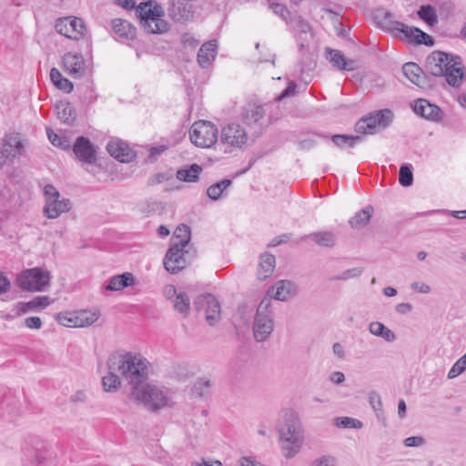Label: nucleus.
<instances>
[{"instance_id":"nucleus-1","label":"nucleus","mask_w":466,"mask_h":466,"mask_svg":"<svg viewBox=\"0 0 466 466\" xmlns=\"http://www.w3.org/2000/svg\"><path fill=\"white\" fill-rule=\"evenodd\" d=\"M108 369L117 370L126 381L131 386V390L140 387L148 379L149 362L139 354L127 352L124 355L113 356L108 360Z\"/></svg>"},{"instance_id":"nucleus-2","label":"nucleus","mask_w":466,"mask_h":466,"mask_svg":"<svg viewBox=\"0 0 466 466\" xmlns=\"http://www.w3.org/2000/svg\"><path fill=\"white\" fill-rule=\"evenodd\" d=\"M278 433L283 455L287 459L293 458L304 442L302 424L296 411L288 410L283 413L278 425Z\"/></svg>"},{"instance_id":"nucleus-3","label":"nucleus","mask_w":466,"mask_h":466,"mask_svg":"<svg viewBox=\"0 0 466 466\" xmlns=\"http://www.w3.org/2000/svg\"><path fill=\"white\" fill-rule=\"evenodd\" d=\"M137 14L140 18L141 26L148 34H163L169 28L168 23L163 18V9L159 5L152 6L149 2L141 3L137 7Z\"/></svg>"},{"instance_id":"nucleus-4","label":"nucleus","mask_w":466,"mask_h":466,"mask_svg":"<svg viewBox=\"0 0 466 466\" xmlns=\"http://www.w3.org/2000/svg\"><path fill=\"white\" fill-rule=\"evenodd\" d=\"M131 397L152 411L164 408L168 402V396L161 388L147 381L131 390Z\"/></svg>"},{"instance_id":"nucleus-5","label":"nucleus","mask_w":466,"mask_h":466,"mask_svg":"<svg viewBox=\"0 0 466 466\" xmlns=\"http://www.w3.org/2000/svg\"><path fill=\"white\" fill-rule=\"evenodd\" d=\"M267 105H248L241 114V120L253 136H259L272 124L273 120L268 115Z\"/></svg>"},{"instance_id":"nucleus-6","label":"nucleus","mask_w":466,"mask_h":466,"mask_svg":"<svg viewBox=\"0 0 466 466\" xmlns=\"http://www.w3.org/2000/svg\"><path fill=\"white\" fill-rule=\"evenodd\" d=\"M270 307V298H264L258 306L253 321V335L258 342L267 340L273 331L274 322Z\"/></svg>"},{"instance_id":"nucleus-7","label":"nucleus","mask_w":466,"mask_h":466,"mask_svg":"<svg viewBox=\"0 0 466 466\" xmlns=\"http://www.w3.org/2000/svg\"><path fill=\"white\" fill-rule=\"evenodd\" d=\"M392 119L393 113L390 109L375 111L360 118L355 125V131L372 135L388 127Z\"/></svg>"},{"instance_id":"nucleus-8","label":"nucleus","mask_w":466,"mask_h":466,"mask_svg":"<svg viewBox=\"0 0 466 466\" xmlns=\"http://www.w3.org/2000/svg\"><path fill=\"white\" fill-rule=\"evenodd\" d=\"M44 195L46 203L43 213L47 218L55 219L72 208L70 199L60 198L59 191L51 184L45 186Z\"/></svg>"},{"instance_id":"nucleus-9","label":"nucleus","mask_w":466,"mask_h":466,"mask_svg":"<svg viewBox=\"0 0 466 466\" xmlns=\"http://www.w3.org/2000/svg\"><path fill=\"white\" fill-rule=\"evenodd\" d=\"M189 137L197 147L208 148L218 141V128L209 121H197L190 127Z\"/></svg>"},{"instance_id":"nucleus-10","label":"nucleus","mask_w":466,"mask_h":466,"mask_svg":"<svg viewBox=\"0 0 466 466\" xmlns=\"http://www.w3.org/2000/svg\"><path fill=\"white\" fill-rule=\"evenodd\" d=\"M50 274L40 268L23 271L17 277V284L24 290L41 291L49 285Z\"/></svg>"},{"instance_id":"nucleus-11","label":"nucleus","mask_w":466,"mask_h":466,"mask_svg":"<svg viewBox=\"0 0 466 466\" xmlns=\"http://www.w3.org/2000/svg\"><path fill=\"white\" fill-rule=\"evenodd\" d=\"M193 306L197 311H205L206 320L209 325H214L220 319V304L209 293L198 296L193 302Z\"/></svg>"},{"instance_id":"nucleus-12","label":"nucleus","mask_w":466,"mask_h":466,"mask_svg":"<svg viewBox=\"0 0 466 466\" xmlns=\"http://www.w3.org/2000/svg\"><path fill=\"white\" fill-rule=\"evenodd\" d=\"M220 141L231 148H240L248 141V134L239 124H228L221 130Z\"/></svg>"},{"instance_id":"nucleus-13","label":"nucleus","mask_w":466,"mask_h":466,"mask_svg":"<svg viewBox=\"0 0 466 466\" xmlns=\"http://www.w3.org/2000/svg\"><path fill=\"white\" fill-rule=\"evenodd\" d=\"M186 248H180L177 244H170L164 258V267L171 274H177L187 265L185 255Z\"/></svg>"},{"instance_id":"nucleus-14","label":"nucleus","mask_w":466,"mask_h":466,"mask_svg":"<svg viewBox=\"0 0 466 466\" xmlns=\"http://www.w3.org/2000/svg\"><path fill=\"white\" fill-rule=\"evenodd\" d=\"M56 30L69 39L77 40L85 35L86 27L80 18L65 17L56 22Z\"/></svg>"},{"instance_id":"nucleus-15","label":"nucleus","mask_w":466,"mask_h":466,"mask_svg":"<svg viewBox=\"0 0 466 466\" xmlns=\"http://www.w3.org/2000/svg\"><path fill=\"white\" fill-rule=\"evenodd\" d=\"M456 57L457 56L441 51H434L426 59V68L433 76H442Z\"/></svg>"},{"instance_id":"nucleus-16","label":"nucleus","mask_w":466,"mask_h":466,"mask_svg":"<svg viewBox=\"0 0 466 466\" xmlns=\"http://www.w3.org/2000/svg\"><path fill=\"white\" fill-rule=\"evenodd\" d=\"M25 456L31 466H55L52 451L41 442H37L35 446L27 447Z\"/></svg>"},{"instance_id":"nucleus-17","label":"nucleus","mask_w":466,"mask_h":466,"mask_svg":"<svg viewBox=\"0 0 466 466\" xmlns=\"http://www.w3.org/2000/svg\"><path fill=\"white\" fill-rule=\"evenodd\" d=\"M73 151L76 158L87 164H93L96 160V151L90 140L85 137H78L73 146Z\"/></svg>"},{"instance_id":"nucleus-18","label":"nucleus","mask_w":466,"mask_h":466,"mask_svg":"<svg viewBox=\"0 0 466 466\" xmlns=\"http://www.w3.org/2000/svg\"><path fill=\"white\" fill-rule=\"evenodd\" d=\"M168 15L177 23H187L194 16L193 6L188 0H174L168 8Z\"/></svg>"},{"instance_id":"nucleus-19","label":"nucleus","mask_w":466,"mask_h":466,"mask_svg":"<svg viewBox=\"0 0 466 466\" xmlns=\"http://www.w3.org/2000/svg\"><path fill=\"white\" fill-rule=\"evenodd\" d=\"M25 145L19 134L6 135L3 141V148L0 150V158H15L24 152Z\"/></svg>"},{"instance_id":"nucleus-20","label":"nucleus","mask_w":466,"mask_h":466,"mask_svg":"<svg viewBox=\"0 0 466 466\" xmlns=\"http://www.w3.org/2000/svg\"><path fill=\"white\" fill-rule=\"evenodd\" d=\"M106 150L116 160L128 163L135 157V152L130 147L120 139L111 140L106 146Z\"/></svg>"},{"instance_id":"nucleus-21","label":"nucleus","mask_w":466,"mask_h":466,"mask_svg":"<svg viewBox=\"0 0 466 466\" xmlns=\"http://www.w3.org/2000/svg\"><path fill=\"white\" fill-rule=\"evenodd\" d=\"M65 70L74 78H79L86 73L85 60L81 55L67 53L64 56Z\"/></svg>"},{"instance_id":"nucleus-22","label":"nucleus","mask_w":466,"mask_h":466,"mask_svg":"<svg viewBox=\"0 0 466 466\" xmlns=\"http://www.w3.org/2000/svg\"><path fill=\"white\" fill-rule=\"evenodd\" d=\"M404 76L417 86L427 89L431 87L430 81L422 69L415 63H406L402 66Z\"/></svg>"},{"instance_id":"nucleus-23","label":"nucleus","mask_w":466,"mask_h":466,"mask_svg":"<svg viewBox=\"0 0 466 466\" xmlns=\"http://www.w3.org/2000/svg\"><path fill=\"white\" fill-rule=\"evenodd\" d=\"M412 108L417 115L426 119L439 120L441 117V108L426 99L419 98L415 100Z\"/></svg>"},{"instance_id":"nucleus-24","label":"nucleus","mask_w":466,"mask_h":466,"mask_svg":"<svg viewBox=\"0 0 466 466\" xmlns=\"http://www.w3.org/2000/svg\"><path fill=\"white\" fill-rule=\"evenodd\" d=\"M297 292L298 288L295 283L289 280H279L268 290V295L277 300L285 301L289 297L296 295Z\"/></svg>"},{"instance_id":"nucleus-25","label":"nucleus","mask_w":466,"mask_h":466,"mask_svg":"<svg viewBox=\"0 0 466 466\" xmlns=\"http://www.w3.org/2000/svg\"><path fill=\"white\" fill-rule=\"evenodd\" d=\"M111 27L116 36L122 41L133 40L136 37L137 29L127 20L115 18L111 21Z\"/></svg>"},{"instance_id":"nucleus-26","label":"nucleus","mask_w":466,"mask_h":466,"mask_svg":"<svg viewBox=\"0 0 466 466\" xmlns=\"http://www.w3.org/2000/svg\"><path fill=\"white\" fill-rule=\"evenodd\" d=\"M326 58L339 70L353 71L357 67L354 60L346 59L340 51L330 47L326 48Z\"/></svg>"},{"instance_id":"nucleus-27","label":"nucleus","mask_w":466,"mask_h":466,"mask_svg":"<svg viewBox=\"0 0 466 466\" xmlns=\"http://www.w3.org/2000/svg\"><path fill=\"white\" fill-rule=\"evenodd\" d=\"M218 45L216 40L208 41L201 46L198 53V63L202 68L212 65L217 56Z\"/></svg>"},{"instance_id":"nucleus-28","label":"nucleus","mask_w":466,"mask_h":466,"mask_svg":"<svg viewBox=\"0 0 466 466\" xmlns=\"http://www.w3.org/2000/svg\"><path fill=\"white\" fill-rule=\"evenodd\" d=\"M442 76H445L447 83L451 86H459L461 84L464 73L459 56L449 66Z\"/></svg>"},{"instance_id":"nucleus-29","label":"nucleus","mask_w":466,"mask_h":466,"mask_svg":"<svg viewBox=\"0 0 466 466\" xmlns=\"http://www.w3.org/2000/svg\"><path fill=\"white\" fill-rule=\"evenodd\" d=\"M311 239L318 246L333 248L337 242L336 234L329 230L316 231L303 237V239Z\"/></svg>"},{"instance_id":"nucleus-30","label":"nucleus","mask_w":466,"mask_h":466,"mask_svg":"<svg viewBox=\"0 0 466 466\" xmlns=\"http://www.w3.org/2000/svg\"><path fill=\"white\" fill-rule=\"evenodd\" d=\"M135 284V278L132 273L126 272L113 276L106 286V290L119 291Z\"/></svg>"},{"instance_id":"nucleus-31","label":"nucleus","mask_w":466,"mask_h":466,"mask_svg":"<svg viewBox=\"0 0 466 466\" xmlns=\"http://www.w3.org/2000/svg\"><path fill=\"white\" fill-rule=\"evenodd\" d=\"M276 266V258L273 255L265 253L260 257V262L258 268V278L260 280H265L270 277Z\"/></svg>"},{"instance_id":"nucleus-32","label":"nucleus","mask_w":466,"mask_h":466,"mask_svg":"<svg viewBox=\"0 0 466 466\" xmlns=\"http://www.w3.org/2000/svg\"><path fill=\"white\" fill-rule=\"evenodd\" d=\"M50 304V298L47 296H38L27 302H19L16 305L17 312L25 314L35 309L36 308L45 309Z\"/></svg>"},{"instance_id":"nucleus-33","label":"nucleus","mask_w":466,"mask_h":466,"mask_svg":"<svg viewBox=\"0 0 466 466\" xmlns=\"http://www.w3.org/2000/svg\"><path fill=\"white\" fill-rule=\"evenodd\" d=\"M57 116L65 124L73 125L76 118V113L68 102H59L56 104Z\"/></svg>"},{"instance_id":"nucleus-34","label":"nucleus","mask_w":466,"mask_h":466,"mask_svg":"<svg viewBox=\"0 0 466 466\" xmlns=\"http://www.w3.org/2000/svg\"><path fill=\"white\" fill-rule=\"evenodd\" d=\"M191 238L190 228L185 224L179 225L170 240V244H177L180 248H187Z\"/></svg>"},{"instance_id":"nucleus-35","label":"nucleus","mask_w":466,"mask_h":466,"mask_svg":"<svg viewBox=\"0 0 466 466\" xmlns=\"http://www.w3.org/2000/svg\"><path fill=\"white\" fill-rule=\"evenodd\" d=\"M373 207L372 206H366L363 209L357 212L350 220L349 223L353 228H361L365 227L372 214H373Z\"/></svg>"},{"instance_id":"nucleus-36","label":"nucleus","mask_w":466,"mask_h":466,"mask_svg":"<svg viewBox=\"0 0 466 466\" xmlns=\"http://www.w3.org/2000/svg\"><path fill=\"white\" fill-rule=\"evenodd\" d=\"M76 315H73L75 318V324L76 328H84L94 324L99 318V314L96 311L80 310L76 311Z\"/></svg>"},{"instance_id":"nucleus-37","label":"nucleus","mask_w":466,"mask_h":466,"mask_svg":"<svg viewBox=\"0 0 466 466\" xmlns=\"http://www.w3.org/2000/svg\"><path fill=\"white\" fill-rule=\"evenodd\" d=\"M202 168L198 164H192L187 169H179L177 171V178L185 182H196L198 179Z\"/></svg>"},{"instance_id":"nucleus-38","label":"nucleus","mask_w":466,"mask_h":466,"mask_svg":"<svg viewBox=\"0 0 466 466\" xmlns=\"http://www.w3.org/2000/svg\"><path fill=\"white\" fill-rule=\"evenodd\" d=\"M417 15L430 26H434L438 24V15L436 9L431 5H421L418 10Z\"/></svg>"},{"instance_id":"nucleus-39","label":"nucleus","mask_w":466,"mask_h":466,"mask_svg":"<svg viewBox=\"0 0 466 466\" xmlns=\"http://www.w3.org/2000/svg\"><path fill=\"white\" fill-rule=\"evenodd\" d=\"M173 307L183 317L188 315L190 309V299L185 292H178L173 301Z\"/></svg>"},{"instance_id":"nucleus-40","label":"nucleus","mask_w":466,"mask_h":466,"mask_svg":"<svg viewBox=\"0 0 466 466\" xmlns=\"http://www.w3.org/2000/svg\"><path fill=\"white\" fill-rule=\"evenodd\" d=\"M362 137L351 135H333L331 141L339 148L353 147L356 143L360 142Z\"/></svg>"},{"instance_id":"nucleus-41","label":"nucleus","mask_w":466,"mask_h":466,"mask_svg":"<svg viewBox=\"0 0 466 466\" xmlns=\"http://www.w3.org/2000/svg\"><path fill=\"white\" fill-rule=\"evenodd\" d=\"M108 370V373L103 377L102 380L103 388L106 391H115L120 387L121 380L119 377L115 373V371H117V370Z\"/></svg>"},{"instance_id":"nucleus-42","label":"nucleus","mask_w":466,"mask_h":466,"mask_svg":"<svg viewBox=\"0 0 466 466\" xmlns=\"http://www.w3.org/2000/svg\"><path fill=\"white\" fill-rule=\"evenodd\" d=\"M230 179H223L218 183H215L208 187L207 194L209 198L218 200L222 195L223 191L231 185Z\"/></svg>"},{"instance_id":"nucleus-43","label":"nucleus","mask_w":466,"mask_h":466,"mask_svg":"<svg viewBox=\"0 0 466 466\" xmlns=\"http://www.w3.org/2000/svg\"><path fill=\"white\" fill-rule=\"evenodd\" d=\"M369 402L376 413L377 418L385 421V416L382 410V401L380 394L377 391H370L369 395Z\"/></svg>"},{"instance_id":"nucleus-44","label":"nucleus","mask_w":466,"mask_h":466,"mask_svg":"<svg viewBox=\"0 0 466 466\" xmlns=\"http://www.w3.org/2000/svg\"><path fill=\"white\" fill-rule=\"evenodd\" d=\"M46 135H47L49 141L52 143V145L58 147L65 150L70 148V142H69L68 138L66 137L58 136L50 127L46 128Z\"/></svg>"},{"instance_id":"nucleus-45","label":"nucleus","mask_w":466,"mask_h":466,"mask_svg":"<svg viewBox=\"0 0 466 466\" xmlns=\"http://www.w3.org/2000/svg\"><path fill=\"white\" fill-rule=\"evenodd\" d=\"M412 167L411 165H402L400 168L399 173V182L403 187H410L413 183V174H412Z\"/></svg>"},{"instance_id":"nucleus-46","label":"nucleus","mask_w":466,"mask_h":466,"mask_svg":"<svg viewBox=\"0 0 466 466\" xmlns=\"http://www.w3.org/2000/svg\"><path fill=\"white\" fill-rule=\"evenodd\" d=\"M289 23L292 25L293 28L300 34H307L311 31V26L309 22L300 15H293L289 18Z\"/></svg>"},{"instance_id":"nucleus-47","label":"nucleus","mask_w":466,"mask_h":466,"mask_svg":"<svg viewBox=\"0 0 466 466\" xmlns=\"http://www.w3.org/2000/svg\"><path fill=\"white\" fill-rule=\"evenodd\" d=\"M211 386L212 381L209 379L200 378L195 382L193 390L199 397H204L209 393Z\"/></svg>"},{"instance_id":"nucleus-48","label":"nucleus","mask_w":466,"mask_h":466,"mask_svg":"<svg viewBox=\"0 0 466 466\" xmlns=\"http://www.w3.org/2000/svg\"><path fill=\"white\" fill-rule=\"evenodd\" d=\"M335 424L339 428L361 429L363 427L360 420L350 417H338Z\"/></svg>"},{"instance_id":"nucleus-49","label":"nucleus","mask_w":466,"mask_h":466,"mask_svg":"<svg viewBox=\"0 0 466 466\" xmlns=\"http://www.w3.org/2000/svg\"><path fill=\"white\" fill-rule=\"evenodd\" d=\"M466 370V360L461 357L448 372V379H454Z\"/></svg>"},{"instance_id":"nucleus-50","label":"nucleus","mask_w":466,"mask_h":466,"mask_svg":"<svg viewBox=\"0 0 466 466\" xmlns=\"http://www.w3.org/2000/svg\"><path fill=\"white\" fill-rule=\"evenodd\" d=\"M173 178V175L170 172H163L152 175L147 179V186H155L157 184L164 183Z\"/></svg>"},{"instance_id":"nucleus-51","label":"nucleus","mask_w":466,"mask_h":466,"mask_svg":"<svg viewBox=\"0 0 466 466\" xmlns=\"http://www.w3.org/2000/svg\"><path fill=\"white\" fill-rule=\"evenodd\" d=\"M73 315H76V312L59 313L56 319L65 327L76 328V324H75L76 319Z\"/></svg>"},{"instance_id":"nucleus-52","label":"nucleus","mask_w":466,"mask_h":466,"mask_svg":"<svg viewBox=\"0 0 466 466\" xmlns=\"http://www.w3.org/2000/svg\"><path fill=\"white\" fill-rule=\"evenodd\" d=\"M414 31L416 32L415 40H414L416 44H418V45L423 44L428 46H431L434 45V40L431 35H429L428 34H426L420 28L418 30H414Z\"/></svg>"},{"instance_id":"nucleus-53","label":"nucleus","mask_w":466,"mask_h":466,"mask_svg":"<svg viewBox=\"0 0 466 466\" xmlns=\"http://www.w3.org/2000/svg\"><path fill=\"white\" fill-rule=\"evenodd\" d=\"M362 274L360 268H353L343 271L340 275L332 278L333 280H347L350 279L360 277Z\"/></svg>"},{"instance_id":"nucleus-54","label":"nucleus","mask_w":466,"mask_h":466,"mask_svg":"<svg viewBox=\"0 0 466 466\" xmlns=\"http://www.w3.org/2000/svg\"><path fill=\"white\" fill-rule=\"evenodd\" d=\"M311 466H337V461L335 457L331 455H322L315 459Z\"/></svg>"},{"instance_id":"nucleus-55","label":"nucleus","mask_w":466,"mask_h":466,"mask_svg":"<svg viewBox=\"0 0 466 466\" xmlns=\"http://www.w3.org/2000/svg\"><path fill=\"white\" fill-rule=\"evenodd\" d=\"M270 9L273 11L274 14L279 15L283 20L287 22L289 21V16L290 15V13L284 5L279 3H272L270 5Z\"/></svg>"},{"instance_id":"nucleus-56","label":"nucleus","mask_w":466,"mask_h":466,"mask_svg":"<svg viewBox=\"0 0 466 466\" xmlns=\"http://www.w3.org/2000/svg\"><path fill=\"white\" fill-rule=\"evenodd\" d=\"M181 44L185 47L195 49L199 45V40L190 33H184L181 35Z\"/></svg>"},{"instance_id":"nucleus-57","label":"nucleus","mask_w":466,"mask_h":466,"mask_svg":"<svg viewBox=\"0 0 466 466\" xmlns=\"http://www.w3.org/2000/svg\"><path fill=\"white\" fill-rule=\"evenodd\" d=\"M395 28L403 33V35L410 40H415L416 32L414 30L419 29L418 27L405 25L400 22H397Z\"/></svg>"},{"instance_id":"nucleus-58","label":"nucleus","mask_w":466,"mask_h":466,"mask_svg":"<svg viewBox=\"0 0 466 466\" xmlns=\"http://www.w3.org/2000/svg\"><path fill=\"white\" fill-rule=\"evenodd\" d=\"M316 144H317L316 140L311 136H309L305 138H301L298 141V145H299V148L303 149V150H309V149L312 148L313 147H315Z\"/></svg>"},{"instance_id":"nucleus-59","label":"nucleus","mask_w":466,"mask_h":466,"mask_svg":"<svg viewBox=\"0 0 466 466\" xmlns=\"http://www.w3.org/2000/svg\"><path fill=\"white\" fill-rule=\"evenodd\" d=\"M297 85L294 82H289L288 86L282 91V93L276 98L277 101H281L285 97L292 96L296 93Z\"/></svg>"},{"instance_id":"nucleus-60","label":"nucleus","mask_w":466,"mask_h":466,"mask_svg":"<svg viewBox=\"0 0 466 466\" xmlns=\"http://www.w3.org/2000/svg\"><path fill=\"white\" fill-rule=\"evenodd\" d=\"M424 443L425 440L420 436L408 437L404 440V445L406 447H418L422 446Z\"/></svg>"},{"instance_id":"nucleus-61","label":"nucleus","mask_w":466,"mask_h":466,"mask_svg":"<svg viewBox=\"0 0 466 466\" xmlns=\"http://www.w3.org/2000/svg\"><path fill=\"white\" fill-rule=\"evenodd\" d=\"M384 328H385V325L383 323L379 322V321H374L370 324L369 331L376 337H380V335L382 334V331L384 330Z\"/></svg>"},{"instance_id":"nucleus-62","label":"nucleus","mask_w":466,"mask_h":466,"mask_svg":"<svg viewBox=\"0 0 466 466\" xmlns=\"http://www.w3.org/2000/svg\"><path fill=\"white\" fill-rule=\"evenodd\" d=\"M25 325L28 329H39L42 327V320L39 317H28L25 319Z\"/></svg>"},{"instance_id":"nucleus-63","label":"nucleus","mask_w":466,"mask_h":466,"mask_svg":"<svg viewBox=\"0 0 466 466\" xmlns=\"http://www.w3.org/2000/svg\"><path fill=\"white\" fill-rule=\"evenodd\" d=\"M55 86L57 87L58 89H60V90H63V91L66 92V93H70L74 89L73 83L70 80H68L67 78L64 77V76L61 79V81H58L56 83V85Z\"/></svg>"},{"instance_id":"nucleus-64","label":"nucleus","mask_w":466,"mask_h":466,"mask_svg":"<svg viewBox=\"0 0 466 466\" xmlns=\"http://www.w3.org/2000/svg\"><path fill=\"white\" fill-rule=\"evenodd\" d=\"M410 288L413 290H417L422 294H428L431 292V287L425 283L412 282Z\"/></svg>"}]
</instances>
